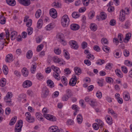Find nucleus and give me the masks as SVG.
Here are the masks:
<instances>
[{
    "mask_svg": "<svg viewBox=\"0 0 132 132\" xmlns=\"http://www.w3.org/2000/svg\"><path fill=\"white\" fill-rule=\"evenodd\" d=\"M50 132H59L60 131L57 127L53 126L50 127L48 129Z\"/></svg>",
    "mask_w": 132,
    "mask_h": 132,
    "instance_id": "11",
    "label": "nucleus"
},
{
    "mask_svg": "<svg viewBox=\"0 0 132 132\" xmlns=\"http://www.w3.org/2000/svg\"><path fill=\"white\" fill-rule=\"evenodd\" d=\"M54 27V24L51 23L48 24L46 27V30H50Z\"/></svg>",
    "mask_w": 132,
    "mask_h": 132,
    "instance_id": "24",
    "label": "nucleus"
},
{
    "mask_svg": "<svg viewBox=\"0 0 132 132\" xmlns=\"http://www.w3.org/2000/svg\"><path fill=\"white\" fill-rule=\"evenodd\" d=\"M49 110L46 108H44L42 111L44 113V117L47 119L52 121H55L56 120V118L55 116L46 113L48 112Z\"/></svg>",
    "mask_w": 132,
    "mask_h": 132,
    "instance_id": "1",
    "label": "nucleus"
},
{
    "mask_svg": "<svg viewBox=\"0 0 132 132\" xmlns=\"http://www.w3.org/2000/svg\"><path fill=\"white\" fill-rule=\"evenodd\" d=\"M43 21L41 19L39 20L37 24V27L38 28H40L43 25Z\"/></svg>",
    "mask_w": 132,
    "mask_h": 132,
    "instance_id": "27",
    "label": "nucleus"
},
{
    "mask_svg": "<svg viewBox=\"0 0 132 132\" xmlns=\"http://www.w3.org/2000/svg\"><path fill=\"white\" fill-rule=\"evenodd\" d=\"M105 119L108 124L110 125L112 124V119L110 116L108 115L106 116L105 117Z\"/></svg>",
    "mask_w": 132,
    "mask_h": 132,
    "instance_id": "18",
    "label": "nucleus"
},
{
    "mask_svg": "<svg viewBox=\"0 0 132 132\" xmlns=\"http://www.w3.org/2000/svg\"><path fill=\"white\" fill-rule=\"evenodd\" d=\"M90 28L92 30L94 31L97 30V26L95 24L91 23L90 24Z\"/></svg>",
    "mask_w": 132,
    "mask_h": 132,
    "instance_id": "22",
    "label": "nucleus"
},
{
    "mask_svg": "<svg viewBox=\"0 0 132 132\" xmlns=\"http://www.w3.org/2000/svg\"><path fill=\"white\" fill-rule=\"evenodd\" d=\"M32 24V20L31 19H29L28 21V22L26 23V25L28 27H30L31 26Z\"/></svg>",
    "mask_w": 132,
    "mask_h": 132,
    "instance_id": "62",
    "label": "nucleus"
},
{
    "mask_svg": "<svg viewBox=\"0 0 132 132\" xmlns=\"http://www.w3.org/2000/svg\"><path fill=\"white\" fill-rule=\"evenodd\" d=\"M131 36V34L130 33H128L126 34V37L125 39L127 40H128L130 38Z\"/></svg>",
    "mask_w": 132,
    "mask_h": 132,
    "instance_id": "57",
    "label": "nucleus"
},
{
    "mask_svg": "<svg viewBox=\"0 0 132 132\" xmlns=\"http://www.w3.org/2000/svg\"><path fill=\"white\" fill-rule=\"evenodd\" d=\"M105 80L106 81L109 83L113 82V79L109 77H106Z\"/></svg>",
    "mask_w": 132,
    "mask_h": 132,
    "instance_id": "59",
    "label": "nucleus"
},
{
    "mask_svg": "<svg viewBox=\"0 0 132 132\" xmlns=\"http://www.w3.org/2000/svg\"><path fill=\"white\" fill-rule=\"evenodd\" d=\"M26 96V95L25 94H20L18 97V100L19 101H20L22 99H24L25 98Z\"/></svg>",
    "mask_w": 132,
    "mask_h": 132,
    "instance_id": "46",
    "label": "nucleus"
},
{
    "mask_svg": "<svg viewBox=\"0 0 132 132\" xmlns=\"http://www.w3.org/2000/svg\"><path fill=\"white\" fill-rule=\"evenodd\" d=\"M6 84V80L4 78L2 79L0 81V86L2 87L4 86Z\"/></svg>",
    "mask_w": 132,
    "mask_h": 132,
    "instance_id": "31",
    "label": "nucleus"
},
{
    "mask_svg": "<svg viewBox=\"0 0 132 132\" xmlns=\"http://www.w3.org/2000/svg\"><path fill=\"white\" fill-rule=\"evenodd\" d=\"M7 3L11 6H14L16 4V2L14 0H6Z\"/></svg>",
    "mask_w": 132,
    "mask_h": 132,
    "instance_id": "19",
    "label": "nucleus"
},
{
    "mask_svg": "<svg viewBox=\"0 0 132 132\" xmlns=\"http://www.w3.org/2000/svg\"><path fill=\"white\" fill-rule=\"evenodd\" d=\"M13 55L12 54L7 55L6 57L5 61L6 62H9L12 61Z\"/></svg>",
    "mask_w": 132,
    "mask_h": 132,
    "instance_id": "13",
    "label": "nucleus"
},
{
    "mask_svg": "<svg viewBox=\"0 0 132 132\" xmlns=\"http://www.w3.org/2000/svg\"><path fill=\"white\" fill-rule=\"evenodd\" d=\"M52 5L54 7L59 8L61 7V4L59 2L55 1L52 4Z\"/></svg>",
    "mask_w": 132,
    "mask_h": 132,
    "instance_id": "16",
    "label": "nucleus"
},
{
    "mask_svg": "<svg viewBox=\"0 0 132 132\" xmlns=\"http://www.w3.org/2000/svg\"><path fill=\"white\" fill-rule=\"evenodd\" d=\"M17 35V33L16 31H14L12 32L11 33V39L12 40L15 39Z\"/></svg>",
    "mask_w": 132,
    "mask_h": 132,
    "instance_id": "20",
    "label": "nucleus"
},
{
    "mask_svg": "<svg viewBox=\"0 0 132 132\" xmlns=\"http://www.w3.org/2000/svg\"><path fill=\"white\" fill-rule=\"evenodd\" d=\"M96 121L98 122V125L99 126L100 128H102L104 125V123L101 120L97 119L96 120Z\"/></svg>",
    "mask_w": 132,
    "mask_h": 132,
    "instance_id": "32",
    "label": "nucleus"
},
{
    "mask_svg": "<svg viewBox=\"0 0 132 132\" xmlns=\"http://www.w3.org/2000/svg\"><path fill=\"white\" fill-rule=\"evenodd\" d=\"M66 93V95L69 97L71 96L72 95L71 90L69 89H67Z\"/></svg>",
    "mask_w": 132,
    "mask_h": 132,
    "instance_id": "45",
    "label": "nucleus"
},
{
    "mask_svg": "<svg viewBox=\"0 0 132 132\" xmlns=\"http://www.w3.org/2000/svg\"><path fill=\"white\" fill-rule=\"evenodd\" d=\"M53 61L55 63H59L61 62H62L61 60L59 59L57 56H55L54 57L53 59Z\"/></svg>",
    "mask_w": 132,
    "mask_h": 132,
    "instance_id": "35",
    "label": "nucleus"
},
{
    "mask_svg": "<svg viewBox=\"0 0 132 132\" xmlns=\"http://www.w3.org/2000/svg\"><path fill=\"white\" fill-rule=\"evenodd\" d=\"M36 77L39 80H40L43 79L44 76L40 73H38L37 74Z\"/></svg>",
    "mask_w": 132,
    "mask_h": 132,
    "instance_id": "44",
    "label": "nucleus"
},
{
    "mask_svg": "<svg viewBox=\"0 0 132 132\" xmlns=\"http://www.w3.org/2000/svg\"><path fill=\"white\" fill-rule=\"evenodd\" d=\"M105 62V61L103 60L99 59L96 62V63L99 65H102L104 64Z\"/></svg>",
    "mask_w": 132,
    "mask_h": 132,
    "instance_id": "53",
    "label": "nucleus"
},
{
    "mask_svg": "<svg viewBox=\"0 0 132 132\" xmlns=\"http://www.w3.org/2000/svg\"><path fill=\"white\" fill-rule=\"evenodd\" d=\"M23 122L21 120H19L16 124L15 128V132H20L21 130V128L22 126Z\"/></svg>",
    "mask_w": 132,
    "mask_h": 132,
    "instance_id": "3",
    "label": "nucleus"
},
{
    "mask_svg": "<svg viewBox=\"0 0 132 132\" xmlns=\"http://www.w3.org/2000/svg\"><path fill=\"white\" fill-rule=\"evenodd\" d=\"M63 53L65 58L67 59H69L70 57L69 56V53L66 50H63Z\"/></svg>",
    "mask_w": 132,
    "mask_h": 132,
    "instance_id": "47",
    "label": "nucleus"
},
{
    "mask_svg": "<svg viewBox=\"0 0 132 132\" xmlns=\"http://www.w3.org/2000/svg\"><path fill=\"white\" fill-rule=\"evenodd\" d=\"M69 44L72 48L76 50L78 48L79 46L78 44L75 41L70 40L69 42Z\"/></svg>",
    "mask_w": 132,
    "mask_h": 132,
    "instance_id": "5",
    "label": "nucleus"
},
{
    "mask_svg": "<svg viewBox=\"0 0 132 132\" xmlns=\"http://www.w3.org/2000/svg\"><path fill=\"white\" fill-rule=\"evenodd\" d=\"M95 12L94 11H90L88 14V17L90 19H92L95 16Z\"/></svg>",
    "mask_w": 132,
    "mask_h": 132,
    "instance_id": "39",
    "label": "nucleus"
},
{
    "mask_svg": "<svg viewBox=\"0 0 132 132\" xmlns=\"http://www.w3.org/2000/svg\"><path fill=\"white\" fill-rule=\"evenodd\" d=\"M77 120L78 123L79 124L81 123L82 121V118L81 114H79L77 117Z\"/></svg>",
    "mask_w": 132,
    "mask_h": 132,
    "instance_id": "25",
    "label": "nucleus"
},
{
    "mask_svg": "<svg viewBox=\"0 0 132 132\" xmlns=\"http://www.w3.org/2000/svg\"><path fill=\"white\" fill-rule=\"evenodd\" d=\"M50 16L53 18H56L57 16V11L54 8H52L50 10Z\"/></svg>",
    "mask_w": 132,
    "mask_h": 132,
    "instance_id": "6",
    "label": "nucleus"
},
{
    "mask_svg": "<svg viewBox=\"0 0 132 132\" xmlns=\"http://www.w3.org/2000/svg\"><path fill=\"white\" fill-rule=\"evenodd\" d=\"M116 75L119 77L121 78L123 77V74L119 69H117L115 70Z\"/></svg>",
    "mask_w": 132,
    "mask_h": 132,
    "instance_id": "30",
    "label": "nucleus"
},
{
    "mask_svg": "<svg viewBox=\"0 0 132 132\" xmlns=\"http://www.w3.org/2000/svg\"><path fill=\"white\" fill-rule=\"evenodd\" d=\"M86 58L91 60H93L94 58V56L90 54L87 55Z\"/></svg>",
    "mask_w": 132,
    "mask_h": 132,
    "instance_id": "56",
    "label": "nucleus"
},
{
    "mask_svg": "<svg viewBox=\"0 0 132 132\" xmlns=\"http://www.w3.org/2000/svg\"><path fill=\"white\" fill-rule=\"evenodd\" d=\"M56 38L60 42L61 40L64 39V35L61 33H59L57 35Z\"/></svg>",
    "mask_w": 132,
    "mask_h": 132,
    "instance_id": "14",
    "label": "nucleus"
},
{
    "mask_svg": "<svg viewBox=\"0 0 132 132\" xmlns=\"http://www.w3.org/2000/svg\"><path fill=\"white\" fill-rule=\"evenodd\" d=\"M32 85L31 82L29 80L25 81L23 83L22 86L23 87L26 88L31 86Z\"/></svg>",
    "mask_w": 132,
    "mask_h": 132,
    "instance_id": "9",
    "label": "nucleus"
},
{
    "mask_svg": "<svg viewBox=\"0 0 132 132\" xmlns=\"http://www.w3.org/2000/svg\"><path fill=\"white\" fill-rule=\"evenodd\" d=\"M77 77L75 76L73 78H72L70 80L69 84L71 86H74L75 85L77 82Z\"/></svg>",
    "mask_w": 132,
    "mask_h": 132,
    "instance_id": "10",
    "label": "nucleus"
},
{
    "mask_svg": "<svg viewBox=\"0 0 132 132\" xmlns=\"http://www.w3.org/2000/svg\"><path fill=\"white\" fill-rule=\"evenodd\" d=\"M80 28L79 25L77 24H73L71 25L70 28L71 29L74 30H78Z\"/></svg>",
    "mask_w": 132,
    "mask_h": 132,
    "instance_id": "15",
    "label": "nucleus"
},
{
    "mask_svg": "<svg viewBox=\"0 0 132 132\" xmlns=\"http://www.w3.org/2000/svg\"><path fill=\"white\" fill-rule=\"evenodd\" d=\"M102 49L106 53H108L109 52L110 48L107 46L104 45L102 47Z\"/></svg>",
    "mask_w": 132,
    "mask_h": 132,
    "instance_id": "41",
    "label": "nucleus"
},
{
    "mask_svg": "<svg viewBox=\"0 0 132 132\" xmlns=\"http://www.w3.org/2000/svg\"><path fill=\"white\" fill-rule=\"evenodd\" d=\"M6 22L5 18L3 15L0 16V23L2 24H4Z\"/></svg>",
    "mask_w": 132,
    "mask_h": 132,
    "instance_id": "33",
    "label": "nucleus"
},
{
    "mask_svg": "<svg viewBox=\"0 0 132 132\" xmlns=\"http://www.w3.org/2000/svg\"><path fill=\"white\" fill-rule=\"evenodd\" d=\"M47 82L48 85L51 88H52L54 86V82L51 80H48Z\"/></svg>",
    "mask_w": 132,
    "mask_h": 132,
    "instance_id": "28",
    "label": "nucleus"
},
{
    "mask_svg": "<svg viewBox=\"0 0 132 132\" xmlns=\"http://www.w3.org/2000/svg\"><path fill=\"white\" fill-rule=\"evenodd\" d=\"M17 117L15 116L13 117L11 120L9 124L11 126H12L14 124L16 121Z\"/></svg>",
    "mask_w": 132,
    "mask_h": 132,
    "instance_id": "29",
    "label": "nucleus"
},
{
    "mask_svg": "<svg viewBox=\"0 0 132 132\" xmlns=\"http://www.w3.org/2000/svg\"><path fill=\"white\" fill-rule=\"evenodd\" d=\"M72 16L73 18H77L79 17L80 15L76 12H74L72 13Z\"/></svg>",
    "mask_w": 132,
    "mask_h": 132,
    "instance_id": "55",
    "label": "nucleus"
},
{
    "mask_svg": "<svg viewBox=\"0 0 132 132\" xmlns=\"http://www.w3.org/2000/svg\"><path fill=\"white\" fill-rule=\"evenodd\" d=\"M125 14L126 13L124 10H121L119 18L120 21L123 22L125 20Z\"/></svg>",
    "mask_w": 132,
    "mask_h": 132,
    "instance_id": "7",
    "label": "nucleus"
},
{
    "mask_svg": "<svg viewBox=\"0 0 132 132\" xmlns=\"http://www.w3.org/2000/svg\"><path fill=\"white\" fill-rule=\"evenodd\" d=\"M118 39L120 41V43H122V39L123 38V35L121 34H119L118 35Z\"/></svg>",
    "mask_w": 132,
    "mask_h": 132,
    "instance_id": "54",
    "label": "nucleus"
},
{
    "mask_svg": "<svg viewBox=\"0 0 132 132\" xmlns=\"http://www.w3.org/2000/svg\"><path fill=\"white\" fill-rule=\"evenodd\" d=\"M41 11L40 9L38 10L35 14L36 17L37 18H39L41 14Z\"/></svg>",
    "mask_w": 132,
    "mask_h": 132,
    "instance_id": "37",
    "label": "nucleus"
},
{
    "mask_svg": "<svg viewBox=\"0 0 132 132\" xmlns=\"http://www.w3.org/2000/svg\"><path fill=\"white\" fill-rule=\"evenodd\" d=\"M22 75L25 77H27L28 75V69L26 68H23L22 70Z\"/></svg>",
    "mask_w": 132,
    "mask_h": 132,
    "instance_id": "12",
    "label": "nucleus"
},
{
    "mask_svg": "<svg viewBox=\"0 0 132 132\" xmlns=\"http://www.w3.org/2000/svg\"><path fill=\"white\" fill-rule=\"evenodd\" d=\"M71 108L73 110L75 111H79V108L77 105L73 104L72 105Z\"/></svg>",
    "mask_w": 132,
    "mask_h": 132,
    "instance_id": "42",
    "label": "nucleus"
},
{
    "mask_svg": "<svg viewBox=\"0 0 132 132\" xmlns=\"http://www.w3.org/2000/svg\"><path fill=\"white\" fill-rule=\"evenodd\" d=\"M20 4L25 6H28L30 4V0H18Z\"/></svg>",
    "mask_w": 132,
    "mask_h": 132,
    "instance_id": "8",
    "label": "nucleus"
},
{
    "mask_svg": "<svg viewBox=\"0 0 132 132\" xmlns=\"http://www.w3.org/2000/svg\"><path fill=\"white\" fill-rule=\"evenodd\" d=\"M125 64L127 66L131 67L132 66V62L128 60H126L125 61Z\"/></svg>",
    "mask_w": 132,
    "mask_h": 132,
    "instance_id": "48",
    "label": "nucleus"
},
{
    "mask_svg": "<svg viewBox=\"0 0 132 132\" xmlns=\"http://www.w3.org/2000/svg\"><path fill=\"white\" fill-rule=\"evenodd\" d=\"M101 41L103 45L105 44H108L109 43L107 40L106 38H102L101 40Z\"/></svg>",
    "mask_w": 132,
    "mask_h": 132,
    "instance_id": "52",
    "label": "nucleus"
},
{
    "mask_svg": "<svg viewBox=\"0 0 132 132\" xmlns=\"http://www.w3.org/2000/svg\"><path fill=\"white\" fill-rule=\"evenodd\" d=\"M8 69L7 66L5 65H4L3 68V70L5 75H6L8 73Z\"/></svg>",
    "mask_w": 132,
    "mask_h": 132,
    "instance_id": "38",
    "label": "nucleus"
},
{
    "mask_svg": "<svg viewBox=\"0 0 132 132\" xmlns=\"http://www.w3.org/2000/svg\"><path fill=\"white\" fill-rule=\"evenodd\" d=\"M121 68L122 70L124 73H126L127 72V69L125 66H123L121 67Z\"/></svg>",
    "mask_w": 132,
    "mask_h": 132,
    "instance_id": "60",
    "label": "nucleus"
},
{
    "mask_svg": "<svg viewBox=\"0 0 132 132\" xmlns=\"http://www.w3.org/2000/svg\"><path fill=\"white\" fill-rule=\"evenodd\" d=\"M60 73H54L53 75V76L56 79L58 80H60V77L59 76V74Z\"/></svg>",
    "mask_w": 132,
    "mask_h": 132,
    "instance_id": "40",
    "label": "nucleus"
},
{
    "mask_svg": "<svg viewBox=\"0 0 132 132\" xmlns=\"http://www.w3.org/2000/svg\"><path fill=\"white\" fill-rule=\"evenodd\" d=\"M43 47V45L42 44H40L38 46L37 48V51L39 52L42 49Z\"/></svg>",
    "mask_w": 132,
    "mask_h": 132,
    "instance_id": "64",
    "label": "nucleus"
},
{
    "mask_svg": "<svg viewBox=\"0 0 132 132\" xmlns=\"http://www.w3.org/2000/svg\"><path fill=\"white\" fill-rule=\"evenodd\" d=\"M55 53L57 55H59L61 53V51L59 48L55 49L54 50Z\"/></svg>",
    "mask_w": 132,
    "mask_h": 132,
    "instance_id": "58",
    "label": "nucleus"
},
{
    "mask_svg": "<svg viewBox=\"0 0 132 132\" xmlns=\"http://www.w3.org/2000/svg\"><path fill=\"white\" fill-rule=\"evenodd\" d=\"M123 53L124 56L126 57L128 56L129 55V51L126 50H124L123 51Z\"/></svg>",
    "mask_w": 132,
    "mask_h": 132,
    "instance_id": "63",
    "label": "nucleus"
},
{
    "mask_svg": "<svg viewBox=\"0 0 132 132\" xmlns=\"http://www.w3.org/2000/svg\"><path fill=\"white\" fill-rule=\"evenodd\" d=\"M25 115L26 116V120L28 122L32 123L35 121L34 118L33 117L31 116V114L30 112H26Z\"/></svg>",
    "mask_w": 132,
    "mask_h": 132,
    "instance_id": "4",
    "label": "nucleus"
},
{
    "mask_svg": "<svg viewBox=\"0 0 132 132\" xmlns=\"http://www.w3.org/2000/svg\"><path fill=\"white\" fill-rule=\"evenodd\" d=\"M49 91L47 89H46L42 95V96L43 97H45L48 94Z\"/></svg>",
    "mask_w": 132,
    "mask_h": 132,
    "instance_id": "49",
    "label": "nucleus"
},
{
    "mask_svg": "<svg viewBox=\"0 0 132 132\" xmlns=\"http://www.w3.org/2000/svg\"><path fill=\"white\" fill-rule=\"evenodd\" d=\"M62 79H61L62 82L65 86L67 85L68 82L66 78L64 77H62Z\"/></svg>",
    "mask_w": 132,
    "mask_h": 132,
    "instance_id": "43",
    "label": "nucleus"
},
{
    "mask_svg": "<svg viewBox=\"0 0 132 132\" xmlns=\"http://www.w3.org/2000/svg\"><path fill=\"white\" fill-rule=\"evenodd\" d=\"M52 69L55 72V73H61V71L59 68L54 65H52L51 66Z\"/></svg>",
    "mask_w": 132,
    "mask_h": 132,
    "instance_id": "17",
    "label": "nucleus"
},
{
    "mask_svg": "<svg viewBox=\"0 0 132 132\" xmlns=\"http://www.w3.org/2000/svg\"><path fill=\"white\" fill-rule=\"evenodd\" d=\"M96 95L97 97L98 98H101L102 97V93L100 91H98L96 93Z\"/></svg>",
    "mask_w": 132,
    "mask_h": 132,
    "instance_id": "61",
    "label": "nucleus"
},
{
    "mask_svg": "<svg viewBox=\"0 0 132 132\" xmlns=\"http://www.w3.org/2000/svg\"><path fill=\"white\" fill-rule=\"evenodd\" d=\"M32 56V52L31 50H29L26 54V57L28 59H31Z\"/></svg>",
    "mask_w": 132,
    "mask_h": 132,
    "instance_id": "26",
    "label": "nucleus"
},
{
    "mask_svg": "<svg viewBox=\"0 0 132 132\" xmlns=\"http://www.w3.org/2000/svg\"><path fill=\"white\" fill-rule=\"evenodd\" d=\"M114 56L117 58L120 57L121 56V55L120 54L119 52H116V51H114L113 53Z\"/></svg>",
    "mask_w": 132,
    "mask_h": 132,
    "instance_id": "51",
    "label": "nucleus"
},
{
    "mask_svg": "<svg viewBox=\"0 0 132 132\" xmlns=\"http://www.w3.org/2000/svg\"><path fill=\"white\" fill-rule=\"evenodd\" d=\"M61 23L62 26L64 27H68L69 24L70 19L68 16L65 14L63 16L61 19Z\"/></svg>",
    "mask_w": 132,
    "mask_h": 132,
    "instance_id": "2",
    "label": "nucleus"
},
{
    "mask_svg": "<svg viewBox=\"0 0 132 132\" xmlns=\"http://www.w3.org/2000/svg\"><path fill=\"white\" fill-rule=\"evenodd\" d=\"M74 70L76 74L77 75H80L81 73L80 69L77 67H75L74 68Z\"/></svg>",
    "mask_w": 132,
    "mask_h": 132,
    "instance_id": "23",
    "label": "nucleus"
},
{
    "mask_svg": "<svg viewBox=\"0 0 132 132\" xmlns=\"http://www.w3.org/2000/svg\"><path fill=\"white\" fill-rule=\"evenodd\" d=\"M100 16L102 20L105 19L107 17L106 14L104 12H102L101 13Z\"/></svg>",
    "mask_w": 132,
    "mask_h": 132,
    "instance_id": "36",
    "label": "nucleus"
},
{
    "mask_svg": "<svg viewBox=\"0 0 132 132\" xmlns=\"http://www.w3.org/2000/svg\"><path fill=\"white\" fill-rule=\"evenodd\" d=\"M12 93L10 92H8L6 96L4 97V100H7L10 99L12 97Z\"/></svg>",
    "mask_w": 132,
    "mask_h": 132,
    "instance_id": "34",
    "label": "nucleus"
},
{
    "mask_svg": "<svg viewBox=\"0 0 132 132\" xmlns=\"http://www.w3.org/2000/svg\"><path fill=\"white\" fill-rule=\"evenodd\" d=\"M36 67L37 64L36 63H35L32 64L30 69L32 73H34L35 72Z\"/></svg>",
    "mask_w": 132,
    "mask_h": 132,
    "instance_id": "21",
    "label": "nucleus"
},
{
    "mask_svg": "<svg viewBox=\"0 0 132 132\" xmlns=\"http://www.w3.org/2000/svg\"><path fill=\"white\" fill-rule=\"evenodd\" d=\"M27 32L28 33V35H30L33 32V29L31 27H29L28 28Z\"/></svg>",
    "mask_w": 132,
    "mask_h": 132,
    "instance_id": "50",
    "label": "nucleus"
}]
</instances>
